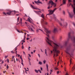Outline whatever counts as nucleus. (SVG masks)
Returning <instances> with one entry per match:
<instances>
[{
  "label": "nucleus",
  "instance_id": "69168bd1",
  "mask_svg": "<svg viewBox=\"0 0 75 75\" xmlns=\"http://www.w3.org/2000/svg\"><path fill=\"white\" fill-rule=\"evenodd\" d=\"M22 42H25V40H23V41H22Z\"/></svg>",
  "mask_w": 75,
  "mask_h": 75
},
{
  "label": "nucleus",
  "instance_id": "2f4dec72",
  "mask_svg": "<svg viewBox=\"0 0 75 75\" xmlns=\"http://www.w3.org/2000/svg\"><path fill=\"white\" fill-rule=\"evenodd\" d=\"M7 57H8V56H5V57H4V58H7Z\"/></svg>",
  "mask_w": 75,
  "mask_h": 75
},
{
  "label": "nucleus",
  "instance_id": "13d9d810",
  "mask_svg": "<svg viewBox=\"0 0 75 75\" xmlns=\"http://www.w3.org/2000/svg\"><path fill=\"white\" fill-rule=\"evenodd\" d=\"M28 55L30 57H31V55H30V54H29Z\"/></svg>",
  "mask_w": 75,
  "mask_h": 75
},
{
  "label": "nucleus",
  "instance_id": "4be33fe9",
  "mask_svg": "<svg viewBox=\"0 0 75 75\" xmlns=\"http://www.w3.org/2000/svg\"><path fill=\"white\" fill-rule=\"evenodd\" d=\"M75 69V65L72 68V70H74V69Z\"/></svg>",
  "mask_w": 75,
  "mask_h": 75
},
{
  "label": "nucleus",
  "instance_id": "09e8293b",
  "mask_svg": "<svg viewBox=\"0 0 75 75\" xmlns=\"http://www.w3.org/2000/svg\"><path fill=\"white\" fill-rule=\"evenodd\" d=\"M20 21H21H21H22V18H20Z\"/></svg>",
  "mask_w": 75,
  "mask_h": 75
},
{
  "label": "nucleus",
  "instance_id": "f8f14e48",
  "mask_svg": "<svg viewBox=\"0 0 75 75\" xmlns=\"http://www.w3.org/2000/svg\"><path fill=\"white\" fill-rule=\"evenodd\" d=\"M58 31L57 28H55L53 30V33H56Z\"/></svg>",
  "mask_w": 75,
  "mask_h": 75
},
{
  "label": "nucleus",
  "instance_id": "bf43d9fd",
  "mask_svg": "<svg viewBox=\"0 0 75 75\" xmlns=\"http://www.w3.org/2000/svg\"><path fill=\"white\" fill-rule=\"evenodd\" d=\"M38 56L40 58V54H38Z\"/></svg>",
  "mask_w": 75,
  "mask_h": 75
},
{
  "label": "nucleus",
  "instance_id": "c9c22d12",
  "mask_svg": "<svg viewBox=\"0 0 75 75\" xmlns=\"http://www.w3.org/2000/svg\"><path fill=\"white\" fill-rule=\"evenodd\" d=\"M55 70H57V69H58L57 68V67H56L54 68Z\"/></svg>",
  "mask_w": 75,
  "mask_h": 75
},
{
  "label": "nucleus",
  "instance_id": "864d4df0",
  "mask_svg": "<svg viewBox=\"0 0 75 75\" xmlns=\"http://www.w3.org/2000/svg\"><path fill=\"white\" fill-rule=\"evenodd\" d=\"M17 31L18 32V33H21V32H20V31L18 30H17Z\"/></svg>",
  "mask_w": 75,
  "mask_h": 75
},
{
  "label": "nucleus",
  "instance_id": "4468645a",
  "mask_svg": "<svg viewBox=\"0 0 75 75\" xmlns=\"http://www.w3.org/2000/svg\"><path fill=\"white\" fill-rule=\"evenodd\" d=\"M69 16L70 17L72 18V17L73 16V15H72V14L70 13H69Z\"/></svg>",
  "mask_w": 75,
  "mask_h": 75
},
{
  "label": "nucleus",
  "instance_id": "f704fd0d",
  "mask_svg": "<svg viewBox=\"0 0 75 75\" xmlns=\"http://www.w3.org/2000/svg\"><path fill=\"white\" fill-rule=\"evenodd\" d=\"M22 49H24V46L23 45H22Z\"/></svg>",
  "mask_w": 75,
  "mask_h": 75
},
{
  "label": "nucleus",
  "instance_id": "7c9ffc66",
  "mask_svg": "<svg viewBox=\"0 0 75 75\" xmlns=\"http://www.w3.org/2000/svg\"><path fill=\"white\" fill-rule=\"evenodd\" d=\"M63 14L64 15H65V12L64 11H63Z\"/></svg>",
  "mask_w": 75,
  "mask_h": 75
},
{
  "label": "nucleus",
  "instance_id": "e2e57ef3",
  "mask_svg": "<svg viewBox=\"0 0 75 75\" xmlns=\"http://www.w3.org/2000/svg\"><path fill=\"white\" fill-rule=\"evenodd\" d=\"M59 10H60V11L61 10V8H59Z\"/></svg>",
  "mask_w": 75,
  "mask_h": 75
},
{
  "label": "nucleus",
  "instance_id": "c756f323",
  "mask_svg": "<svg viewBox=\"0 0 75 75\" xmlns=\"http://www.w3.org/2000/svg\"><path fill=\"white\" fill-rule=\"evenodd\" d=\"M39 30H40V31H42V33H44V31H43V30H42L40 29H39Z\"/></svg>",
  "mask_w": 75,
  "mask_h": 75
},
{
  "label": "nucleus",
  "instance_id": "8fccbe9b",
  "mask_svg": "<svg viewBox=\"0 0 75 75\" xmlns=\"http://www.w3.org/2000/svg\"><path fill=\"white\" fill-rule=\"evenodd\" d=\"M17 55H18V57H19L20 56V55L19 54H17Z\"/></svg>",
  "mask_w": 75,
  "mask_h": 75
},
{
  "label": "nucleus",
  "instance_id": "f03ea898",
  "mask_svg": "<svg viewBox=\"0 0 75 75\" xmlns=\"http://www.w3.org/2000/svg\"><path fill=\"white\" fill-rule=\"evenodd\" d=\"M71 34H74V32L72 31L71 33V32H70L68 33L67 40L65 42V45H67V44L68 43V41L69 40V39H70V38L71 39V40H73V42H75V37L73 38V40L72 37H71Z\"/></svg>",
  "mask_w": 75,
  "mask_h": 75
},
{
  "label": "nucleus",
  "instance_id": "bb28decb",
  "mask_svg": "<svg viewBox=\"0 0 75 75\" xmlns=\"http://www.w3.org/2000/svg\"><path fill=\"white\" fill-rule=\"evenodd\" d=\"M72 59H71L70 60V64H71V62H72Z\"/></svg>",
  "mask_w": 75,
  "mask_h": 75
},
{
  "label": "nucleus",
  "instance_id": "cd10ccee",
  "mask_svg": "<svg viewBox=\"0 0 75 75\" xmlns=\"http://www.w3.org/2000/svg\"><path fill=\"white\" fill-rule=\"evenodd\" d=\"M53 5L54 6V7H56V4H54H54H53Z\"/></svg>",
  "mask_w": 75,
  "mask_h": 75
},
{
  "label": "nucleus",
  "instance_id": "412c9836",
  "mask_svg": "<svg viewBox=\"0 0 75 75\" xmlns=\"http://www.w3.org/2000/svg\"><path fill=\"white\" fill-rule=\"evenodd\" d=\"M35 72H36V73H38V70H36V69H35Z\"/></svg>",
  "mask_w": 75,
  "mask_h": 75
},
{
  "label": "nucleus",
  "instance_id": "0eeeda50",
  "mask_svg": "<svg viewBox=\"0 0 75 75\" xmlns=\"http://www.w3.org/2000/svg\"><path fill=\"white\" fill-rule=\"evenodd\" d=\"M44 31L47 33V34H50L51 33V31L50 30H48L47 28H44Z\"/></svg>",
  "mask_w": 75,
  "mask_h": 75
},
{
  "label": "nucleus",
  "instance_id": "58836bf2",
  "mask_svg": "<svg viewBox=\"0 0 75 75\" xmlns=\"http://www.w3.org/2000/svg\"><path fill=\"white\" fill-rule=\"evenodd\" d=\"M23 53L24 55H25V52L23 51Z\"/></svg>",
  "mask_w": 75,
  "mask_h": 75
},
{
  "label": "nucleus",
  "instance_id": "72a5a7b5",
  "mask_svg": "<svg viewBox=\"0 0 75 75\" xmlns=\"http://www.w3.org/2000/svg\"><path fill=\"white\" fill-rule=\"evenodd\" d=\"M38 71L40 72V73H41V70H38Z\"/></svg>",
  "mask_w": 75,
  "mask_h": 75
},
{
  "label": "nucleus",
  "instance_id": "dca6fc26",
  "mask_svg": "<svg viewBox=\"0 0 75 75\" xmlns=\"http://www.w3.org/2000/svg\"><path fill=\"white\" fill-rule=\"evenodd\" d=\"M45 54H46V56H47L48 55H47V49H45Z\"/></svg>",
  "mask_w": 75,
  "mask_h": 75
},
{
  "label": "nucleus",
  "instance_id": "680f3d73",
  "mask_svg": "<svg viewBox=\"0 0 75 75\" xmlns=\"http://www.w3.org/2000/svg\"><path fill=\"white\" fill-rule=\"evenodd\" d=\"M66 75H68V74L67 73H66Z\"/></svg>",
  "mask_w": 75,
  "mask_h": 75
},
{
  "label": "nucleus",
  "instance_id": "9d476101",
  "mask_svg": "<svg viewBox=\"0 0 75 75\" xmlns=\"http://www.w3.org/2000/svg\"><path fill=\"white\" fill-rule=\"evenodd\" d=\"M66 0H63L62 4L60 5V6H63V5L66 4Z\"/></svg>",
  "mask_w": 75,
  "mask_h": 75
},
{
  "label": "nucleus",
  "instance_id": "9b49d317",
  "mask_svg": "<svg viewBox=\"0 0 75 75\" xmlns=\"http://www.w3.org/2000/svg\"><path fill=\"white\" fill-rule=\"evenodd\" d=\"M34 2L35 3H39V4H42L41 2H40V0H38V1H35Z\"/></svg>",
  "mask_w": 75,
  "mask_h": 75
},
{
  "label": "nucleus",
  "instance_id": "b1692460",
  "mask_svg": "<svg viewBox=\"0 0 75 75\" xmlns=\"http://www.w3.org/2000/svg\"><path fill=\"white\" fill-rule=\"evenodd\" d=\"M60 20L61 21H64V19H62V18H60Z\"/></svg>",
  "mask_w": 75,
  "mask_h": 75
},
{
  "label": "nucleus",
  "instance_id": "a211bd4d",
  "mask_svg": "<svg viewBox=\"0 0 75 75\" xmlns=\"http://www.w3.org/2000/svg\"><path fill=\"white\" fill-rule=\"evenodd\" d=\"M21 64L23 65V66H24V64H23V59H21Z\"/></svg>",
  "mask_w": 75,
  "mask_h": 75
},
{
  "label": "nucleus",
  "instance_id": "7ed1b4c3",
  "mask_svg": "<svg viewBox=\"0 0 75 75\" xmlns=\"http://www.w3.org/2000/svg\"><path fill=\"white\" fill-rule=\"evenodd\" d=\"M74 50H71V47L70 46H68L67 48H66V50H65V52L67 54H69V55H71L70 53H72V51H74Z\"/></svg>",
  "mask_w": 75,
  "mask_h": 75
},
{
  "label": "nucleus",
  "instance_id": "6ab92c4d",
  "mask_svg": "<svg viewBox=\"0 0 75 75\" xmlns=\"http://www.w3.org/2000/svg\"><path fill=\"white\" fill-rule=\"evenodd\" d=\"M39 64H40V65H42V63L40 61L39 62Z\"/></svg>",
  "mask_w": 75,
  "mask_h": 75
},
{
  "label": "nucleus",
  "instance_id": "5fc2aeb1",
  "mask_svg": "<svg viewBox=\"0 0 75 75\" xmlns=\"http://www.w3.org/2000/svg\"><path fill=\"white\" fill-rule=\"evenodd\" d=\"M40 50H41V52H43V51L42 50V49H40Z\"/></svg>",
  "mask_w": 75,
  "mask_h": 75
},
{
  "label": "nucleus",
  "instance_id": "20e7f679",
  "mask_svg": "<svg viewBox=\"0 0 75 75\" xmlns=\"http://www.w3.org/2000/svg\"><path fill=\"white\" fill-rule=\"evenodd\" d=\"M59 24L61 26H62V25H64V27H67V26L68 25V23H67L64 22L62 24V23H61L59 22Z\"/></svg>",
  "mask_w": 75,
  "mask_h": 75
},
{
  "label": "nucleus",
  "instance_id": "6e6552de",
  "mask_svg": "<svg viewBox=\"0 0 75 75\" xmlns=\"http://www.w3.org/2000/svg\"><path fill=\"white\" fill-rule=\"evenodd\" d=\"M12 12H13V11H9L8 12L6 13V14L4 12L3 13V14H5V15L6 16V14H7L8 15H11V13H12Z\"/></svg>",
  "mask_w": 75,
  "mask_h": 75
},
{
  "label": "nucleus",
  "instance_id": "a18cd8bd",
  "mask_svg": "<svg viewBox=\"0 0 75 75\" xmlns=\"http://www.w3.org/2000/svg\"><path fill=\"white\" fill-rule=\"evenodd\" d=\"M59 71H57V74H59Z\"/></svg>",
  "mask_w": 75,
  "mask_h": 75
},
{
  "label": "nucleus",
  "instance_id": "5701e85b",
  "mask_svg": "<svg viewBox=\"0 0 75 75\" xmlns=\"http://www.w3.org/2000/svg\"><path fill=\"white\" fill-rule=\"evenodd\" d=\"M34 11L36 14H38V11Z\"/></svg>",
  "mask_w": 75,
  "mask_h": 75
},
{
  "label": "nucleus",
  "instance_id": "393cba45",
  "mask_svg": "<svg viewBox=\"0 0 75 75\" xmlns=\"http://www.w3.org/2000/svg\"><path fill=\"white\" fill-rule=\"evenodd\" d=\"M43 62L44 64H45V62H46V61L44 60V61H43Z\"/></svg>",
  "mask_w": 75,
  "mask_h": 75
},
{
  "label": "nucleus",
  "instance_id": "423d86ee",
  "mask_svg": "<svg viewBox=\"0 0 75 75\" xmlns=\"http://www.w3.org/2000/svg\"><path fill=\"white\" fill-rule=\"evenodd\" d=\"M57 8H55L52 11V10H51L50 11V13L47 14V15H50V14L51 15L52 14L54 13V12L56 10H57Z\"/></svg>",
  "mask_w": 75,
  "mask_h": 75
},
{
  "label": "nucleus",
  "instance_id": "6e6d98bb",
  "mask_svg": "<svg viewBox=\"0 0 75 75\" xmlns=\"http://www.w3.org/2000/svg\"><path fill=\"white\" fill-rule=\"evenodd\" d=\"M50 72H52V69L50 70Z\"/></svg>",
  "mask_w": 75,
  "mask_h": 75
},
{
  "label": "nucleus",
  "instance_id": "3c124183",
  "mask_svg": "<svg viewBox=\"0 0 75 75\" xmlns=\"http://www.w3.org/2000/svg\"><path fill=\"white\" fill-rule=\"evenodd\" d=\"M13 11L14 12V13H17V12L16 11Z\"/></svg>",
  "mask_w": 75,
  "mask_h": 75
},
{
  "label": "nucleus",
  "instance_id": "a878e982",
  "mask_svg": "<svg viewBox=\"0 0 75 75\" xmlns=\"http://www.w3.org/2000/svg\"><path fill=\"white\" fill-rule=\"evenodd\" d=\"M39 31V29H37L36 30V31L37 33H38V31Z\"/></svg>",
  "mask_w": 75,
  "mask_h": 75
},
{
  "label": "nucleus",
  "instance_id": "603ef678",
  "mask_svg": "<svg viewBox=\"0 0 75 75\" xmlns=\"http://www.w3.org/2000/svg\"><path fill=\"white\" fill-rule=\"evenodd\" d=\"M36 51V50H34L33 51V52H34V53H35V52Z\"/></svg>",
  "mask_w": 75,
  "mask_h": 75
},
{
  "label": "nucleus",
  "instance_id": "1a4fd4ad",
  "mask_svg": "<svg viewBox=\"0 0 75 75\" xmlns=\"http://www.w3.org/2000/svg\"><path fill=\"white\" fill-rule=\"evenodd\" d=\"M41 23H44V24H45L46 25H47V24H48L47 22H44V20L43 19H41Z\"/></svg>",
  "mask_w": 75,
  "mask_h": 75
},
{
  "label": "nucleus",
  "instance_id": "37998d69",
  "mask_svg": "<svg viewBox=\"0 0 75 75\" xmlns=\"http://www.w3.org/2000/svg\"><path fill=\"white\" fill-rule=\"evenodd\" d=\"M6 68H7V69H8V66L7 65V67H6Z\"/></svg>",
  "mask_w": 75,
  "mask_h": 75
},
{
  "label": "nucleus",
  "instance_id": "39448f33",
  "mask_svg": "<svg viewBox=\"0 0 75 75\" xmlns=\"http://www.w3.org/2000/svg\"><path fill=\"white\" fill-rule=\"evenodd\" d=\"M50 4L52 5V6H53L54 5V3L52 1V0H50L49 1V6L47 8L48 9H50Z\"/></svg>",
  "mask_w": 75,
  "mask_h": 75
},
{
  "label": "nucleus",
  "instance_id": "79ce46f5",
  "mask_svg": "<svg viewBox=\"0 0 75 75\" xmlns=\"http://www.w3.org/2000/svg\"><path fill=\"white\" fill-rule=\"evenodd\" d=\"M54 17V18H55V20H57V21H58V19H57L56 18V17Z\"/></svg>",
  "mask_w": 75,
  "mask_h": 75
},
{
  "label": "nucleus",
  "instance_id": "c85d7f7f",
  "mask_svg": "<svg viewBox=\"0 0 75 75\" xmlns=\"http://www.w3.org/2000/svg\"><path fill=\"white\" fill-rule=\"evenodd\" d=\"M28 21H29V22H30L31 23V21H30V19L29 18H28Z\"/></svg>",
  "mask_w": 75,
  "mask_h": 75
},
{
  "label": "nucleus",
  "instance_id": "338daca9",
  "mask_svg": "<svg viewBox=\"0 0 75 75\" xmlns=\"http://www.w3.org/2000/svg\"><path fill=\"white\" fill-rule=\"evenodd\" d=\"M51 54H52V50H51Z\"/></svg>",
  "mask_w": 75,
  "mask_h": 75
},
{
  "label": "nucleus",
  "instance_id": "4d7b16f0",
  "mask_svg": "<svg viewBox=\"0 0 75 75\" xmlns=\"http://www.w3.org/2000/svg\"><path fill=\"white\" fill-rule=\"evenodd\" d=\"M40 69L41 71H42V67H40Z\"/></svg>",
  "mask_w": 75,
  "mask_h": 75
},
{
  "label": "nucleus",
  "instance_id": "f3484780",
  "mask_svg": "<svg viewBox=\"0 0 75 75\" xmlns=\"http://www.w3.org/2000/svg\"><path fill=\"white\" fill-rule=\"evenodd\" d=\"M31 6L33 8H34V9H36V10H38V8H34L33 6H32V5H31Z\"/></svg>",
  "mask_w": 75,
  "mask_h": 75
},
{
  "label": "nucleus",
  "instance_id": "c03bdc74",
  "mask_svg": "<svg viewBox=\"0 0 75 75\" xmlns=\"http://www.w3.org/2000/svg\"><path fill=\"white\" fill-rule=\"evenodd\" d=\"M14 58V56H13L12 57V59H13Z\"/></svg>",
  "mask_w": 75,
  "mask_h": 75
},
{
  "label": "nucleus",
  "instance_id": "052dcab7",
  "mask_svg": "<svg viewBox=\"0 0 75 75\" xmlns=\"http://www.w3.org/2000/svg\"><path fill=\"white\" fill-rule=\"evenodd\" d=\"M23 18L24 20H25V18Z\"/></svg>",
  "mask_w": 75,
  "mask_h": 75
},
{
  "label": "nucleus",
  "instance_id": "de8ad7c7",
  "mask_svg": "<svg viewBox=\"0 0 75 75\" xmlns=\"http://www.w3.org/2000/svg\"><path fill=\"white\" fill-rule=\"evenodd\" d=\"M17 51H16V56H17Z\"/></svg>",
  "mask_w": 75,
  "mask_h": 75
},
{
  "label": "nucleus",
  "instance_id": "ddd939ff",
  "mask_svg": "<svg viewBox=\"0 0 75 75\" xmlns=\"http://www.w3.org/2000/svg\"><path fill=\"white\" fill-rule=\"evenodd\" d=\"M29 30L31 31V32H34V30L31 28H29Z\"/></svg>",
  "mask_w": 75,
  "mask_h": 75
},
{
  "label": "nucleus",
  "instance_id": "ea45409f",
  "mask_svg": "<svg viewBox=\"0 0 75 75\" xmlns=\"http://www.w3.org/2000/svg\"><path fill=\"white\" fill-rule=\"evenodd\" d=\"M22 56H21L20 57V58H21V59H23L22 58Z\"/></svg>",
  "mask_w": 75,
  "mask_h": 75
},
{
  "label": "nucleus",
  "instance_id": "f257e3e1",
  "mask_svg": "<svg viewBox=\"0 0 75 75\" xmlns=\"http://www.w3.org/2000/svg\"><path fill=\"white\" fill-rule=\"evenodd\" d=\"M47 36V37H46V41L53 48V51L54 54L53 57L55 59V56L56 57L58 56V54L59 53V51L58 50V49L59 47V45L56 43H54L53 41L50 40L49 38L50 36L48 34H46Z\"/></svg>",
  "mask_w": 75,
  "mask_h": 75
},
{
  "label": "nucleus",
  "instance_id": "473e14b6",
  "mask_svg": "<svg viewBox=\"0 0 75 75\" xmlns=\"http://www.w3.org/2000/svg\"><path fill=\"white\" fill-rule=\"evenodd\" d=\"M25 40V36H24V38L23 40L22 41H24V40Z\"/></svg>",
  "mask_w": 75,
  "mask_h": 75
},
{
  "label": "nucleus",
  "instance_id": "774afa93",
  "mask_svg": "<svg viewBox=\"0 0 75 75\" xmlns=\"http://www.w3.org/2000/svg\"><path fill=\"white\" fill-rule=\"evenodd\" d=\"M5 72H6V71H4V73H5Z\"/></svg>",
  "mask_w": 75,
  "mask_h": 75
},
{
  "label": "nucleus",
  "instance_id": "2eb2a0df",
  "mask_svg": "<svg viewBox=\"0 0 75 75\" xmlns=\"http://www.w3.org/2000/svg\"><path fill=\"white\" fill-rule=\"evenodd\" d=\"M41 17L43 18L44 20L45 19V18H44V14H42L41 16Z\"/></svg>",
  "mask_w": 75,
  "mask_h": 75
},
{
  "label": "nucleus",
  "instance_id": "aec40b11",
  "mask_svg": "<svg viewBox=\"0 0 75 75\" xmlns=\"http://www.w3.org/2000/svg\"><path fill=\"white\" fill-rule=\"evenodd\" d=\"M46 67L47 69V70H48V65L47 64H46Z\"/></svg>",
  "mask_w": 75,
  "mask_h": 75
},
{
  "label": "nucleus",
  "instance_id": "4c0bfd02",
  "mask_svg": "<svg viewBox=\"0 0 75 75\" xmlns=\"http://www.w3.org/2000/svg\"><path fill=\"white\" fill-rule=\"evenodd\" d=\"M7 62L8 63L9 62V60L8 59H7Z\"/></svg>",
  "mask_w": 75,
  "mask_h": 75
},
{
  "label": "nucleus",
  "instance_id": "49530a36",
  "mask_svg": "<svg viewBox=\"0 0 75 75\" xmlns=\"http://www.w3.org/2000/svg\"><path fill=\"white\" fill-rule=\"evenodd\" d=\"M19 18H17L18 22V21H19Z\"/></svg>",
  "mask_w": 75,
  "mask_h": 75
},
{
  "label": "nucleus",
  "instance_id": "0e129e2a",
  "mask_svg": "<svg viewBox=\"0 0 75 75\" xmlns=\"http://www.w3.org/2000/svg\"><path fill=\"white\" fill-rule=\"evenodd\" d=\"M39 12L40 13H41V11H38V13H39Z\"/></svg>",
  "mask_w": 75,
  "mask_h": 75
},
{
  "label": "nucleus",
  "instance_id": "e433bc0d",
  "mask_svg": "<svg viewBox=\"0 0 75 75\" xmlns=\"http://www.w3.org/2000/svg\"><path fill=\"white\" fill-rule=\"evenodd\" d=\"M62 36H60V40H61L62 39Z\"/></svg>",
  "mask_w": 75,
  "mask_h": 75
},
{
  "label": "nucleus",
  "instance_id": "a19ab883",
  "mask_svg": "<svg viewBox=\"0 0 75 75\" xmlns=\"http://www.w3.org/2000/svg\"><path fill=\"white\" fill-rule=\"evenodd\" d=\"M29 39H30V38H26V40H28Z\"/></svg>",
  "mask_w": 75,
  "mask_h": 75
}]
</instances>
